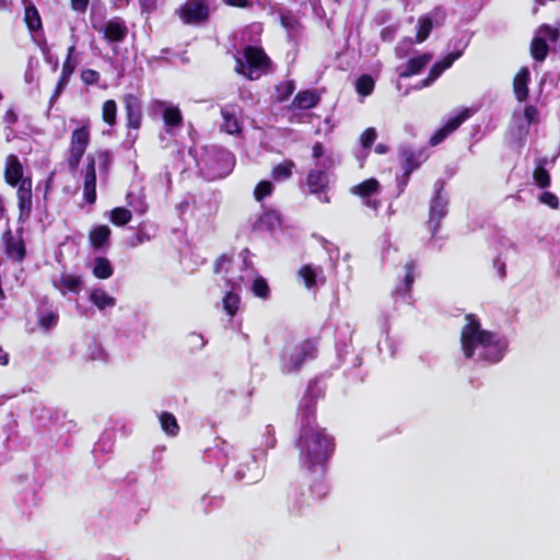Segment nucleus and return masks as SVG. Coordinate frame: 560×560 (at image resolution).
I'll return each mask as SVG.
<instances>
[{"label":"nucleus","mask_w":560,"mask_h":560,"mask_svg":"<svg viewBox=\"0 0 560 560\" xmlns=\"http://www.w3.org/2000/svg\"><path fill=\"white\" fill-rule=\"evenodd\" d=\"M299 463L307 471L304 487H292L287 493V509L291 515L303 516L328 494L325 481L326 464L335 452V439L325 428L300 429L295 440Z\"/></svg>","instance_id":"obj_1"},{"label":"nucleus","mask_w":560,"mask_h":560,"mask_svg":"<svg viewBox=\"0 0 560 560\" xmlns=\"http://www.w3.org/2000/svg\"><path fill=\"white\" fill-rule=\"evenodd\" d=\"M466 324L460 330V347L464 357L472 359L478 350V359L489 364L500 362L508 349V340L497 332L482 329L475 314L465 316Z\"/></svg>","instance_id":"obj_2"},{"label":"nucleus","mask_w":560,"mask_h":560,"mask_svg":"<svg viewBox=\"0 0 560 560\" xmlns=\"http://www.w3.org/2000/svg\"><path fill=\"white\" fill-rule=\"evenodd\" d=\"M318 338L310 337L302 341H285L280 352V369L283 374L299 372L307 360H313L318 352Z\"/></svg>","instance_id":"obj_3"},{"label":"nucleus","mask_w":560,"mask_h":560,"mask_svg":"<svg viewBox=\"0 0 560 560\" xmlns=\"http://www.w3.org/2000/svg\"><path fill=\"white\" fill-rule=\"evenodd\" d=\"M243 57L235 60V72L248 80H256L271 68V59L262 47L247 45L243 48Z\"/></svg>","instance_id":"obj_4"},{"label":"nucleus","mask_w":560,"mask_h":560,"mask_svg":"<svg viewBox=\"0 0 560 560\" xmlns=\"http://www.w3.org/2000/svg\"><path fill=\"white\" fill-rule=\"evenodd\" d=\"M91 142V122L89 119L81 121V126L72 130L68 148L67 165L71 172H75Z\"/></svg>","instance_id":"obj_5"},{"label":"nucleus","mask_w":560,"mask_h":560,"mask_svg":"<svg viewBox=\"0 0 560 560\" xmlns=\"http://www.w3.org/2000/svg\"><path fill=\"white\" fill-rule=\"evenodd\" d=\"M176 13L184 24L196 25L209 20L210 9L206 0H186Z\"/></svg>","instance_id":"obj_6"},{"label":"nucleus","mask_w":560,"mask_h":560,"mask_svg":"<svg viewBox=\"0 0 560 560\" xmlns=\"http://www.w3.org/2000/svg\"><path fill=\"white\" fill-rule=\"evenodd\" d=\"M3 252L9 260L21 264L27 255L26 245L23 238V229L16 230L14 235L10 229L2 234Z\"/></svg>","instance_id":"obj_7"},{"label":"nucleus","mask_w":560,"mask_h":560,"mask_svg":"<svg viewBox=\"0 0 560 560\" xmlns=\"http://www.w3.org/2000/svg\"><path fill=\"white\" fill-rule=\"evenodd\" d=\"M429 155L425 148L416 149L413 147H404L400 151L401 166L404 170L401 184L406 186L412 172L418 170Z\"/></svg>","instance_id":"obj_8"},{"label":"nucleus","mask_w":560,"mask_h":560,"mask_svg":"<svg viewBox=\"0 0 560 560\" xmlns=\"http://www.w3.org/2000/svg\"><path fill=\"white\" fill-rule=\"evenodd\" d=\"M329 176L324 170L313 168L306 175V186L308 192L317 197L322 203H329L328 196Z\"/></svg>","instance_id":"obj_9"},{"label":"nucleus","mask_w":560,"mask_h":560,"mask_svg":"<svg viewBox=\"0 0 560 560\" xmlns=\"http://www.w3.org/2000/svg\"><path fill=\"white\" fill-rule=\"evenodd\" d=\"M122 104L126 117V127L129 130L139 131L143 121L142 101L133 93L122 96Z\"/></svg>","instance_id":"obj_10"},{"label":"nucleus","mask_w":560,"mask_h":560,"mask_svg":"<svg viewBox=\"0 0 560 560\" xmlns=\"http://www.w3.org/2000/svg\"><path fill=\"white\" fill-rule=\"evenodd\" d=\"M16 199L19 222H26L32 214L33 210V180L31 176H26V180H23L20 185H16Z\"/></svg>","instance_id":"obj_11"},{"label":"nucleus","mask_w":560,"mask_h":560,"mask_svg":"<svg viewBox=\"0 0 560 560\" xmlns=\"http://www.w3.org/2000/svg\"><path fill=\"white\" fill-rule=\"evenodd\" d=\"M446 19L445 10L441 7H435L430 13L421 15L418 20L416 42L423 43L429 36L434 26L433 21L436 26H440L444 23Z\"/></svg>","instance_id":"obj_12"},{"label":"nucleus","mask_w":560,"mask_h":560,"mask_svg":"<svg viewBox=\"0 0 560 560\" xmlns=\"http://www.w3.org/2000/svg\"><path fill=\"white\" fill-rule=\"evenodd\" d=\"M470 116L471 110L469 108L460 110L456 116L450 118L444 126L439 128L431 136L429 144L431 147H436L438 144L442 143L451 133L458 129L459 126L464 124Z\"/></svg>","instance_id":"obj_13"},{"label":"nucleus","mask_w":560,"mask_h":560,"mask_svg":"<svg viewBox=\"0 0 560 560\" xmlns=\"http://www.w3.org/2000/svg\"><path fill=\"white\" fill-rule=\"evenodd\" d=\"M3 177L5 183L15 187L20 185L23 180H26V176H24V167L21 163L20 159L15 154H9L4 161V173Z\"/></svg>","instance_id":"obj_14"},{"label":"nucleus","mask_w":560,"mask_h":560,"mask_svg":"<svg viewBox=\"0 0 560 560\" xmlns=\"http://www.w3.org/2000/svg\"><path fill=\"white\" fill-rule=\"evenodd\" d=\"M300 429L322 428L316 421V400L312 396H304L299 407Z\"/></svg>","instance_id":"obj_15"},{"label":"nucleus","mask_w":560,"mask_h":560,"mask_svg":"<svg viewBox=\"0 0 560 560\" xmlns=\"http://www.w3.org/2000/svg\"><path fill=\"white\" fill-rule=\"evenodd\" d=\"M127 35L128 27L119 18L112 19L104 25L103 37L108 43H120L127 37Z\"/></svg>","instance_id":"obj_16"},{"label":"nucleus","mask_w":560,"mask_h":560,"mask_svg":"<svg viewBox=\"0 0 560 560\" xmlns=\"http://www.w3.org/2000/svg\"><path fill=\"white\" fill-rule=\"evenodd\" d=\"M298 277L303 281L304 287L307 290H313L317 287V281L322 284L326 282V278L323 276V268L305 264L298 270Z\"/></svg>","instance_id":"obj_17"},{"label":"nucleus","mask_w":560,"mask_h":560,"mask_svg":"<svg viewBox=\"0 0 560 560\" xmlns=\"http://www.w3.org/2000/svg\"><path fill=\"white\" fill-rule=\"evenodd\" d=\"M112 230L105 224H100L89 232V243L94 250H104L110 245Z\"/></svg>","instance_id":"obj_18"},{"label":"nucleus","mask_w":560,"mask_h":560,"mask_svg":"<svg viewBox=\"0 0 560 560\" xmlns=\"http://www.w3.org/2000/svg\"><path fill=\"white\" fill-rule=\"evenodd\" d=\"M530 82V72L527 67H522L513 79V92L516 100L522 103L529 96L528 84Z\"/></svg>","instance_id":"obj_19"},{"label":"nucleus","mask_w":560,"mask_h":560,"mask_svg":"<svg viewBox=\"0 0 560 560\" xmlns=\"http://www.w3.org/2000/svg\"><path fill=\"white\" fill-rule=\"evenodd\" d=\"M443 185L435 191V196L431 202L430 207V217H429V223L434 224V229H436L440 225V221L446 215L447 213V201L442 198L441 191H442Z\"/></svg>","instance_id":"obj_20"},{"label":"nucleus","mask_w":560,"mask_h":560,"mask_svg":"<svg viewBox=\"0 0 560 560\" xmlns=\"http://www.w3.org/2000/svg\"><path fill=\"white\" fill-rule=\"evenodd\" d=\"M404 270L405 275L401 284L397 285L395 289V293L400 296L409 294L412 289V284L417 276V261L415 259H409L404 265Z\"/></svg>","instance_id":"obj_21"},{"label":"nucleus","mask_w":560,"mask_h":560,"mask_svg":"<svg viewBox=\"0 0 560 560\" xmlns=\"http://www.w3.org/2000/svg\"><path fill=\"white\" fill-rule=\"evenodd\" d=\"M319 95L315 91L304 90L296 93L290 108L311 109L318 105Z\"/></svg>","instance_id":"obj_22"},{"label":"nucleus","mask_w":560,"mask_h":560,"mask_svg":"<svg viewBox=\"0 0 560 560\" xmlns=\"http://www.w3.org/2000/svg\"><path fill=\"white\" fill-rule=\"evenodd\" d=\"M432 56L429 52H424L418 57L410 58L405 69L399 73L400 78H409L420 73L431 61Z\"/></svg>","instance_id":"obj_23"},{"label":"nucleus","mask_w":560,"mask_h":560,"mask_svg":"<svg viewBox=\"0 0 560 560\" xmlns=\"http://www.w3.org/2000/svg\"><path fill=\"white\" fill-rule=\"evenodd\" d=\"M24 3V22L30 32H37L43 28L42 18L34 3L23 0Z\"/></svg>","instance_id":"obj_24"},{"label":"nucleus","mask_w":560,"mask_h":560,"mask_svg":"<svg viewBox=\"0 0 560 560\" xmlns=\"http://www.w3.org/2000/svg\"><path fill=\"white\" fill-rule=\"evenodd\" d=\"M221 116L223 118V122L221 125L222 131L228 135H238L242 132V127L234 109L221 108Z\"/></svg>","instance_id":"obj_25"},{"label":"nucleus","mask_w":560,"mask_h":560,"mask_svg":"<svg viewBox=\"0 0 560 560\" xmlns=\"http://www.w3.org/2000/svg\"><path fill=\"white\" fill-rule=\"evenodd\" d=\"M75 67H77V65H69V62H63L62 63L61 74H60L59 80L57 82L56 89H55V91H54V93H52V95L50 96V100H49L50 107L57 101V98L61 94L62 90L69 83V80H70L71 75L75 71Z\"/></svg>","instance_id":"obj_26"},{"label":"nucleus","mask_w":560,"mask_h":560,"mask_svg":"<svg viewBox=\"0 0 560 560\" xmlns=\"http://www.w3.org/2000/svg\"><path fill=\"white\" fill-rule=\"evenodd\" d=\"M380 182L376 178H368L360 184L351 187V194L361 198H369L380 190Z\"/></svg>","instance_id":"obj_27"},{"label":"nucleus","mask_w":560,"mask_h":560,"mask_svg":"<svg viewBox=\"0 0 560 560\" xmlns=\"http://www.w3.org/2000/svg\"><path fill=\"white\" fill-rule=\"evenodd\" d=\"M162 119L167 128H178L183 126L184 117L177 106H167L162 112Z\"/></svg>","instance_id":"obj_28"},{"label":"nucleus","mask_w":560,"mask_h":560,"mask_svg":"<svg viewBox=\"0 0 560 560\" xmlns=\"http://www.w3.org/2000/svg\"><path fill=\"white\" fill-rule=\"evenodd\" d=\"M92 273L95 278L105 280L113 276L114 268L108 258L98 256L94 259Z\"/></svg>","instance_id":"obj_29"},{"label":"nucleus","mask_w":560,"mask_h":560,"mask_svg":"<svg viewBox=\"0 0 560 560\" xmlns=\"http://www.w3.org/2000/svg\"><path fill=\"white\" fill-rule=\"evenodd\" d=\"M546 163V158L538 160L537 165L533 171V179L541 189L549 187L551 183L550 174L545 167Z\"/></svg>","instance_id":"obj_30"},{"label":"nucleus","mask_w":560,"mask_h":560,"mask_svg":"<svg viewBox=\"0 0 560 560\" xmlns=\"http://www.w3.org/2000/svg\"><path fill=\"white\" fill-rule=\"evenodd\" d=\"M90 301L101 311L116 305V299L103 289H94L90 294Z\"/></svg>","instance_id":"obj_31"},{"label":"nucleus","mask_w":560,"mask_h":560,"mask_svg":"<svg viewBox=\"0 0 560 560\" xmlns=\"http://www.w3.org/2000/svg\"><path fill=\"white\" fill-rule=\"evenodd\" d=\"M294 168V161L284 160L281 163L277 164L276 166H273L270 174L272 179L276 182L287 180L292 176Z\"/></svg>","instance_id":"obj_32"},{"label":"nucleus","mask_w":560,"mask_h":560,"mask_svg":"<svg viewBox=\"0 0 560 560\" xmlns=\"http://www.w3.org/2000/svg\"><path fill=\"white\" fill-rule=\"evenodd\" d=\"M160 424L162 430L170 436H177L179 433V424L176 417L168 411H163L159 416Z\"/></svg>","instance_id":"obj_33"},{"label":"nucleus","mask_w":560,"mask_h":560,"mask_svg":"<svg viewBox=\"0 0 560 560\" xmlns=\"http://www.w3.org/2000/svg\"><path fill=\"white\" fill-rule=\"evenodd\" d=\"M549 52V46L545 38L536 36L530 43V55L534 60L542 62L546 60Z\"/></svg>","instance_id":"obj_34"},{"label":"nucleus","mask_w":560,"mask_h":560,"mask_svg":"<svg viewBox=\"0 0 560 560\" xmlns=\"http://www.w3.org/2000/svg\"><path fill=\"white\" fill-rule=\"evenodd\" d=\"M82 278L81 276L62 273L59 278V285L65 289L62 293L66 291L78 293L82 287Z\"/></svg>","instance_id":"obj_35"},{"label":"nucleus","mask_w":560,"mask_h":560,"mask_svg":"<svg viewBox=\"0 0 560 560\" xmlns=\"http://www.w3.org/2000/svg\"><path fill=\"white\" fill-rule=\"evenodd\" d=\"M132 219V213L124 207H116L110 211L109 220L116 226H124Z\"/></svg>","instance_id":"obj_36"},{"label":"nucleus","mask_w":560,"mask_h":560,"mask_svg":"<svg viewBox=\"0 0 560 560\" xmlns=\"http://www.w3.org/2000/svg\"><path fill=\"white\" fill-rule=\"evenodd\" d=\"M102 119L105 124L113 127L117 122V104L114 100H107L102 106Z\"/></svg>","instance_id":"obj_37"},{"label":"nucleus","mask_w":560,"mask_h":560,"mask_svg":"<svg viewBox=\"0 0 560 560\" xmlns=\"http://www.w3.org/2000/svg\"><path fill=\"white\" fill-rule=\"evenodd\" d=\"M375 81L370 74H362L355 81V91L362 96H369L373 93Z\"/></svg>","instance_id":"obj_38"},{"label":"nucleus","mask_w":560,"mask_h":560,"mask_svg":"<svg viewBox=\"0 0 560 560\" xmlns=\"http://www.w3.org/2000/svg\"><path fill=\"white\" fill-rule=\"evenodd\" d=\"M240 303V296L232 291L228 292L223 296V308L230 316H234L237 313Z\"/></svg>","instance_id":"obj_39"},{"label":"nucleus","mask_w":560,"mask_h":560,"mask_svg":"<svg viewBox=\"0 0 560 560\" xmlns=\"http://www.w3.org/2000/svg\"><path fill=\"white\" fill-rule=\"evenodd\" d=\"M273 184L270 180H260L254 189V197L257 201H262L273 192Z\"/></svg>","instance_id":"obj_40"},{"label":"nucleus","mask_w":560,"mask_h":560,"mask_svg":"<svg viewBox=\"0 0 560 560\" xmlns=\"http://www.w3.org/2000/svg\"><path fill=\"white\" fill-rule=\"evenodd\" d=\"M253 293L260 299H267L270 294L269 285L265 278L257 277L252 285Z\"/></svg>","instance_id":"obj_41"},{"label":"nucleus","mask_w":560,"mask_h":560,"mask_svg":"<svg viewBox=\"0 0 560 560\" xmlns=\"http://www.w3.org/2000/svg\"><path fill=\"white\" fill-rule=\"evenodd\" d=\"M276 90L278 93V101L283 102L293 94L295 83L293 80L283 81L276 86Z\"/></svg>","instance_id":"obj_42"},{"label":"nucleus","mask_w":560,"mask_h":560,"mask_svg":"<svg viewBox=\"0 0 560 560\" xmlns=\"http://www.w3.org/2000/svg\"><path fill=\"white\" fill-rule=\"evenodd\" d=\"M59 314L57 312H48L39 316L38 325L44 330H49L58 324Z\"/></svg>","instance_id":"obj_43"},{"label":"nucleus","mask_w":560,"mask_h":560,"mask_svg":"<svg viewBox=\"0 0 560 560\" xmlns=\"http://www.w3.org/2000/svg\"><path fill=\"white\" fill-rule=\"evenodd\" d=\"M95 156L89 154L86 158V164L83 170L84 179L83 182H96V170H95Z\"/></svg>","instance_id":"obj_44"},{"label":"nucleus","mask_w":560,"mask_h":560,"mask_svg":"<svg viewBox=\"0 0 560 560\" xmlns=\"http://www.w3.org/2000/svg\"><path fill=\"white\" fill-rule=\"evenodd\" d=\"M83 197L89 205L96 202V182H83Z\"/></svg>","instance_id":"obj_45"},{"label":"nucleus","mask_w":560,"mask_h":560,"mask_svg":"<svg viewBox=\"0 0 560 560\" xmlns=\"http://www.w3.org/2000/svg\"><path fill=\"white\" fill-rule=\"evenodd\" d=\"M376 138H377V132H376L375 128H373V127L366 128L361 133V137H360V142H361L362 148L370 149L374 144Z\"/></svg>","instance_id":"obj_46"},{"label":"nucleus","mask_w":560,"mask_h":560,"mask_svg":"<svg viewBox=\"0 0 560 560\" xmlns=\"http://www.w3.org/2000/svg\"><path fill=\"white\" fill-rule=\"evenodd\" d=\"M101 79L100 72L94 69H85L81 72V80L85 85L97 84Z\"/></svg>","instance_id":"obj_47"},{"label":"nucleus","mask_w":560,"mask_h":560,"mask_svg":"<svg viewBox=\"0 0 560 560\" xmlns=\"http://www.w3.org/2000/svg\"><path fill=\"white\" fill-rule=\"evenodd\" d=\"M539 201L553 210H557L560 207L559 198L551 191H544L539 196Z\"/></svg>","instance_id":"obj_48"},{"label":"nucleus","mask_w":560,"mask_h":560,"mask_svg":"<svg viewBox=\"0 0 560 560\" xmlns=\"http://www.w3.org/2000/svg\"><path fill=\"white\" fill-rule=\"evenodd\" d=\"M538 33H544L547 35L548 39L552 43L557 42L560 38V27H552L548 24H542Z\"/></svg>","instance_id":"obj_49"},{"label":"nucleus","mask_w":560,"mask_h":560,"mask_svg":"<svg viewBox=\"0 0 560 560\" xmlns=\"http://www.w3.org/2000/svg\"><path fill=\"white\" fill-rule=\"evenodd\" d=\"M96 154H97V159L100 162L101 171L104 173H107L109 170L110 159H112L110 152L108 150H101V151H97Z\"/></svg>","instance_id":"obj_50"},{"label":"nucleus","mask_w":560,"mask_h":560,"mask_svg":"<svg viewBox=\"0 0 560 560\" xmlns=\"http://www.w3.org/2000/svg\"><path fill=\"white\" fill-rule=\"evenodd\" d=\"M462 56V51H453L447 54L442 60H439L438 63L443 67L444 70L451 68L455 60H457Z\"/></svg>","instance_id":"obj_51"},{"label":"nucleus","mask_w":560,"mask_h":560,"mask_svg":"<svg viewBox=\"0 0 560 560\" xmlns=\"http://www.w3.org/2000/svg\"><path fill=\"white\" fill-rule=\"evenodd\" d=\"M273 221L279 222V215L277 214L276 211L271 210L265 211L259 218V222L262 224H267L269 229H271Z\"/></svg>","instance_id":"obj_52"},{"label":"nucleus","mask_w":560,"mask_h":560,"mask_svg":"<svg viewBox=\"0 0 560 560\" xmlns=\"http://www.w3.org/2000/svg\"><path fill=\"white\" fill-rule=\"evenodd\" d=\"M538 110L534 105H526L524 108V117L527 122L534 124L537 121Z\"/></svg>","instance_id":"obj_53"},{"label":"nucleus","mask_w":560,"mask_h":560,"mask_svg":"<svg viewBox=\"0 0 560 560\" xmlns=\"http://www.w3.org/2000/svg\"><path fill=\"white\" fill-rule=\"evenodd\" d=\"M225 4L240 9H250L253 2L250 0H222Z\"/></svg>","instance_id":"obj_54"},{"label":"nucleus","mask_w":560,"mask_h":560,"mask_svg":"<svg viewBox=\"0 0 560 560\" xmlns=\"http://www.w3.org/2000/svg\"><path fill=\"white\" fill-rule=\"evenodd\" d=\"M18 120H19V117H18V114L15 113V110L13 108L7 109V112L4 113V116H3V121L9 126H13L18 122Z\"/></svg>","instance_id":"obj_55"},{"label":"nucleus","mask_w":560,"mask_h":560,"mask_svg":"<svg viewBox=\"0 0 560 560\" xmlns=\"http://www.w3.org/2000/svg\"><path fill=\"white\" fill-rule=\"evenodd\" d=\"M90 0H71V8L77 12H85Z\"/></svg>","instance_id":"obj_56"},{"label":"nucleus","mask_w":560,"mask_h":560,"mask_svg":"<svg viewBox=\"0 0 560 560\" xmlns=\"http://www.w3.org/2000/svg\"><path fill=\"white\" fill-rule=\"evenodd\" d=\"M445 70L443 69V67H441L438 61L431 67L428 75L433 80V81H436L441 75L442 73L444 72Z\"/></svg>","instance_id":"obj_57"},{"label":"nucleus","mask_w":560,"mask_h":560,"mask_svg":"<svg viewBox=\"0 0 560 560\" xmlns=\"http://www.w3.org/2000/svg\"><path fill=\"white\" fill-rule=\"evenodd\" d=\"M324 155V145L322 142L317 141L312 147V156L314 159H319Z\"/></svg>","instance_id":"obj_58"},{"label":"nucleus","mask_w":560,"mask_h":560,"mask_svg":"<svg viewBox=\"0 0 560 560\" xmlns=\"http://www.w3.org/2000/svg\"><path fill=\"white\" fill-rule=\"evenodd\" d=\"M223 262H231V258H229L225 254L221 255L214 262V271L219 272Z\"/></svg>","instance_id":"obj_59"},{"label":"nucleus","mask_w":560,"mask_h":560,"mask_svg":"<svg viewBox=\"0 0 560 560\" xmlns=\"http://www.w3.org/2000/svg\"><path fill=\"white\" fill-rule=\"evenodd\" d=\"M142 12H149L154 8V1L139 0Z\"/></svg>","instance_id":"obj_60"},{"label":"nucleus","mask_w":560,"mask_h":560,"mask_svg":"<svg viewBox=\"0 0 560 560\" xmlns=\"http://www.w3.org/2000/svg\"><path fill=\"white\" fill-rule=\"evenodd\" d=\"M75 50V44H72L68 50H67V57L63 62H69V65H75V62L72 60L73 54Z\"/></svg>","instance_id":"obj_61"},{"label":"nucleus","mask_w":560,"mask_h":560,"mask_svg":"<svg viewBox=\"0 0 560 560\" xmlns=\"http://www.w3.org/2000/svg\"><path fill=\"white\" fill-rule=\"evenodd\" d=\"M433 82L434 81L429 75H427V78H424L423 80H421L418 83V88H420V89L427 88V86L431 85Z\"/></svg>","instance_id":"obj_62"},{"label":"nucleus","mask_w":560,"mask_h":560,"mask_svg":"<svg viewBox=\"0 0 560 560\" xmlns=\"http://www.w3.org/2000/svg\"><path fill=\"white\" fill-rule=\"evenodd\" d=\"M388 151V147L386 144L380 143L375 147V152L377 154H384Z\"/></svg>","instance_id":"obj_63"},{"label":"nucleus","mask_w":560,"mask_h":560,"mask_svg":"<svg viewBox=\"0 0 560 560\" xmlns=\"http://www.w3.org/2000/svg\"><path fill=\"white\" fill-rule=\"evenodd\" d=\"M8 361H9V355L7 352H4L1 348H0V363L5 365L8 364Z\"/></svg>","instance_id":"obj_64"}]
</instances>
